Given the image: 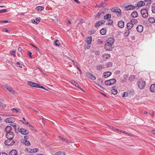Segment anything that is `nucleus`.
Returning a JSON list of instances; mask_svg holds the SVG:
<instances>
[{
  "label": "nucleus",
  "mask_w": 155,
  "mask_h": 155,
  "mask_svg": "<svg viewBox=\"0 0 155 155\" xmlns=\"http://www.w3.org/2000/svg\"><path fill=\"white\" fill-rule=\"evenodd\" d=\"M28 85L32 87H35L38 88H41L47 91H48V90L47 89H46L45 87L41 86L39 84H38L36 83H35L32 81H29L28 82Z\"/></svg>",
  "instance_id": "obj_1"
},
{
  "label": "nucleus",
  "mask_w": 155,
  "mask_h": 155,
  "mask_svg": "<svg viewBox=\"0 0 155 155\" xmlns=\"http://www.w3.org/2000/svg\"><path fill=\"white\" fill-rule=\"evenodd\" d=\"M138 86L140 89H143L145 87L146 84L145 82L142 80H139L138 81Z\"/></svg>",
  "instance_id": "obj_2"
},
{
  "label": "nucleus",
  "mask_w": 155,
  "mask_h": 155,
  "mask_svg": "<svg viewBox=\"0 0 155 155\" xmlns=\"http://www.w3.org/2000/svg\"><path fill=\"white\" fill-rule=\"evenodd\" d=\"M141 13L142 16L144 18H147L148 16L147 11L145 9L141 10Z\"/></svg>",
  "instance_id": "obj_3"
},
{
  "label": "nucleus",
  "mask_w": 155,
  "mask_h": 155,
  "mask_svg": "<svg viewBox=\"0 0 155 155\" xmlns=\"http://www.w3.org/2000/svg\"><path fill=\"white\" fill-rule=\"evenodd\" d=\"M15 143V141L12 140V139H8L6 140L5 141L4 143L6 145L12 146Z\"/></svg>",
  "instance_id": "obj_4"
},
{
  "label": "nucleus",
  "mask_w": 155,
  "mask_h": 155,
  "mask_svg": "<svg viewBox=\"0 0 155 155\" xmlns=\"http://www.w3.org/2000/svg\"><path fill=\"white\" fill-rule=\"evenodd\" d=\"M15 135L13 132H11L6 133L5 135L6 137L8 139H12L14 137Z\"/></svg>",
  "instance_id": "obj_5"
},
{
  "label": "nucleus",
  "mask_w": 155,
  "mask_h": 155,
  "mask_svg": "<svg viewBox=\"0 0 155 155\" xmlns=\"http://www.w3.org/2000/svg\"><path fill=\"white\" fill-rule=\"evenodd\" d=\"M19 132L22 135H27L28 134L29 131L28 130L25 129L24 128H21L19 130Z\"/></svg>",
  "instance_id": "obj_6"
},
{
  "label": "nucleus",
  "mask_w": 155,
  "mask_h": 155,
  "mask_svg": "<svg viewBox=\"0 0 155 155\" xmlns=\"http://www.w3.org/2000/svg\"><path fill=\"white\" fill-rule=\"evenodd\" d=\"M112 45L109 43H106L104 46V48L107 51H109L112 50Z\"/></svg>",
  "instance_id": "obj_7"
},
{
  "label": "nucleus",
  "mask_w": 155,
  "mask_h": 155,
  "mask_svg": "<svg viewBox=\"0 0 155 155\" xmlns=\"http://www.w3.org/2000/svg\"><path fill=\"white\" fill-rule=\"evenodd\" d=\"M112 74V73L110 71H106L103 74V77L104 78H107L110 76Z\"/></svg>",
  "instance_id": "obj_8"
},
{
  "label": "nucleus",
  "mask_w": 155,
  "mask_h": 155,
  "mask_svg": "<svg viewBox=\"0 0 155 155\" xmlns=\"http://www.w3.org/2000/svg\"><path fill=\"white\" fill-rule=\"evenodd\" d=\"M136 29L138 32L141 33L143 31V27L142 25H139L137 27Z\"/></svg>",
  "instance_id": "obj_9"
},
{
  "label": "nucleus",
  "mask_w": 155,
  "mask_h": 155,
  "mask_svg": "<svg viewBox=\"0 0 155 155\" xmlns=\"http://www.w3.org/2000/svg\"><path fill=\"white\" fill-rule=\"evenodd\" d=\"M111 11L113 12L121 14V11L120 9L118 8H114L111 9Z\"/></svg>",
  "instance_id": "obj_10"
},
{
  "label": "nucleus",
  "mask_w": 155,
  "mask_h": 155,
  "mask_svg": "<svg viewBox=\"0 0 155 155\" xmlns=\"http://www.w3.org/2000/svg\"><path fill=\"white\" fill-rule=\"evenodd\" d=\"M5 121L7 123H12L14 122V119L12 117L6 118L5 119Z\"/></svg>",
  "instance_id": "obj_11"
},
{
  "label": "nucleus",
  "mask_w": 155,
  "mask_h": 155,
  "mask_svg": "<svg viewBox=\"0 0 155 155\" xmlns=\"http://www.w3.org/2000/svg\"><path fill=\"white\" fill-rule=\"evenodd\" d=\"M107 43H109V44L113 45L114 42V39L113 37L109 38L107 41Z\"/></svg>",
  "instance_id": "obj_12"
},
{
  "label": "nucleus",
  "mask_w": 155,
  "mask_h": 155,
  "mask_svg": "<svg viewBox=\"0 0 155 155\" xmlns=\"http://www.w3.org/2000/svg\"><path fill=\"white\" fill-rule=\"evenodd\" d=\"M58 137L59 138V140H63V141L66 142L67 143H71V141L69 140L66 139L64 137H62L60 136H58Z\"/></svg>",
  "instance_id": "obj_13"
},
{
  "label": "nucleus",
  "mask_w": 155,
  "mask_h": 155,
  "mask_svg": "<svg viewBox=\"0 0 155 155\" xmlns=\"http://www.w3.org/2000/svg\"><path fill=\"white\" fill-rule=\"evenodd\" d=\"M41 19L39 18H36L35 19H32L31 21L34 24H38L40 22Z\"/></svg>",
  "instance_id": "obj_14"
},
{
  "label": "nucleus",
  "mask_w": 155,
  "mask_h": 155,
  "mask_svg": "<svg viewBox=\"0 0 155 155\" xmlns=\"http://www.w3.org/2000/svg\"><path fill=\"white\" fill-rule=\"evenodd\" d=\"M87 76L91 79L92 80H94L96 79V78L91 73L88 72L87 74Z\"/></svg>",
  "instance_id": "obj_15"
},
{
  "label": "nucleus",
  "mask_w": 155,
  "mask_h": 155,
  "mask_svg": "<svg viewBox=\"0 0 155 155\" xmlns=\"http://www.w3.org/2000/svg\"><path fill=\"white\" fill-rule=\"evenodd\" d=\"M71 83L75 85V86L79 88L82 91H84V90L81 88L80 86H79L78 84L77 83L76 81H71Z\"/></svg>",
  "instance_id": "obj_16"
},
{
  "label": "nucleus",
  "mask_w": 155,
  "mask_h": 155,
  "mask_svg": "<svg viewBox=\"0 0 155 155\" xmlns=\"http://www.w3.org/2000/svg\"><path fill=\"white\" fill-rule=\"evenodd\" d=\"M118 25L120 28H123L124 26V23L122 21H119L118 22Z\"/></svg>",
  "instance_id": "obj_17"
},
{
  "label": "nucleus",
  "mask_w": 155,
  "mask_h": 155,
  "mask_svg": "<svg viewBox=\"0 0 155 155\" xmlns=\"http://www.w3.org/2000/svg\"><path fill=\"white\" fill-rule=\"evenodd\" d=\"M17 151L15 150H12L9 152L8 155H17Z\"/></svg>",
  "instance_id": "obj_18"
},
{
  "label": "nucleus",
  "mask_w": 155,
  "mask_h": 155,
  "mask_svg": "<svg viewBox=\"0 0 155 155\" xmlns=\"http://www.w3.org/2000/svg\"><path fill=\"white\" fill-rule=\"evenodd\" d=\"M135 8V6L133 5H129L125 7V9L127 10L134 9Z\"/></svg>",
  "instance_id": "obj_19"
},
{
  "label": "nucleus",
  "mask_w": 155,
  "mask_h": 155,
  "mask_svg": "<svg viewBox=\"0 0 155 155\" xmlns=\"http://www.w3.org/2000/svg\"><path fill=\"white\" fill-rule=\"evenodd\" d=\"M150 91L152 92H155V84H153L151 85L150 88Z\"/></svg>",
  "instance_id": "obj_20"
},
{
  "label": "nucleus",
  "mask_w": 155,
  "mask_h": 155,
  "mask_svg": "<svg viewBox=\"0 0 155 155\" xmlns=\"http://www.w3.org/2000/svg\"><path fill=\"white\" fill-rule=\"evenodd\" d=\"M12 130V127L10 126H7L5 128V132L6 133H8V132H11Z\"/></svg>",
  "instance_id": "obj_21"
},
{
  "label": "nucleus",
  "mask_w": 155,
  "mask_h": 155,
  "mask_svg": "<svg viewBox=\"0 0 155 155\" xmlns=\"http://www.w3.org/2000/svg\"><path fill=\"white\" fill-rule=\"evenodd\" d=\"M133 26V24L131 22H129L127 23V27L128 30L131 29Z\"/></svg>",
  "instance_id": "obj_22"
},
{
  "label": "nucleus",
  "mask_w": 155,
  "mask_h": 155,
  "mask_svg": "<svg viewBox=\"0 0 155 155\" xmlns=\"http://www.w3.org/2000/svg\"><path fill=\"white\" fill-rule=\"evenodd\" d=\"M104 59H107L109 58L110 57V55L109 54H105L102 55Z\"/></svg>",
  "instance_id": "obj_23"
},
{
  "label": "nucleus",
  "mask_w": 155,
  "mask_h": 155,
  "mask_svg": "<svg viewBox=\"0 0 155 155\" xmlns=\"http://www.w3.org/2000/svg\"><path fill=\"white\" fill-rule=\"evenodd\" d=\"M145 5V3L143 1H140L137 3V6L139 7H141Z\"/></svg>",
  "instance_id": "obj_24"
},
{
  "label": "nucleus",
  "mask_w": 155,
  "mask_h": 155,
  "mask_svg": "<svg viewBox=\"0 0 155 155\" xmlns=\"http://www.w3.org/2000/svg\"><path fill=\"white\" fill-rule=\"evenodd\" d=\"M92 41V38L91 37L87 38L86 40V41L88 44H90L91 43Z\"/></svg>",
  "instance_id": "obj_25"
},
{
  "label": "nucleus",
  "mask_w": 155,
  "mask_h": 155,
  "mask_svg": "<svg viewBox=\"0 0 155 155\" xmlns=\"http://www.w3.org/2000/svg\"><path fill=\"white\" fill-rule=\"evenodd\" d=\"M12 110L14 113L21 112V110L19 109L13 108L12 109Z\"/></svg>",
  "instance_id": "obj_26"
},
{
  "label": "nucleus",
  "mask_w": 155,
  "mask_h": 155,
  "mask_svg": "<svg viewBox=\"0 0 155 155\" xmlns=\"http://www.w3.org/2000/svg\"><path fill=\"white\" fill-rule=\"evenodd\" d=\"M138 15V13L136 12H133L131 14V16L133 18L137 17Z\"/></svg>",
  "instance_id": "obj_27"
},
{
  "label": "nucleus",
  "mask_w": 155,
  "mask_h": 155,
  "mask_svg": "<svg viewBox=\"0 0 155 155\" xmlns=\"http://www.w3.org/2000/svg\"><path fill=\"white\" fill-rule=\"evenodd\" d=\"M36 9L39 11H41L44 9V7L42 6H38L36 7Z\"/></svg>",
  "instance_id": "obj_28"
},
{
  "label": "nucleus",
  "mask_w": 155,
  "mask_h": 155,
  "mask_svg": "<svg viewBox=\"0 0 155 155\" xmlns=\"http://www.w3.org/2000/svg\"><path fill=\"white\" fill-rule=\"evenodd\" d=\"M111 17V15L109 14H108L104 16V19H108L109 18H110Z\"/></svg>",
  "instance_id": "obj_29"
},
{
  "label": "nucleus",
  "mask_w": 155,
  "mask_h": 155,
  "mask_svg": "<svg viewBox=\"0 0 155 155\" xmlns=\"http://www.w3.org/2000/svg\"><path fill=\"white\" fill-rule=\"evenodd\" d=\"M149 22L151 23H153L155 22V20L153 18H148Z\"/></svg>",
  "instance_id": "obj_30"
},
{
  "label": "nucleus",
  "mask_w": 155,
  "mask_h": 155,
  "mask_svg": "<svg viewBox=\"0 0 155 155\" xmlns=\"http://www.w3.org/2000/svg\"><path fill=\"white\" fill-rule=\"evenodd\" d=\"M105 30L104 28L101 29L100 31V33L103 35H104L106 34Z\"/></svg>",
  "instance_id": "obj_31"
},
{
  "label": "nucleus",
  "mask_w": 155,
  "mask_h": 155,
  "mask_svg": "<svg viewBox=\"0 0 155 155\" xmlns=\"http://www.w3.org/2000/svg\"><path fill=\"white\" fill-rule=\"evenodd\" d=\"M112 65V63L111 62H109L106 64V67L109 68L111 67Z\"/></svg>",
  "instance_id": "obj_32"
},
{
  "label": "nucleus",
  "mask_w": 155,
  "mask_h": 155,
  "mask_svg": "<svg viewBox=\"0 0 155 155\" xmlns=\"http://www.w3.org/2000/svg\"><path fill=\"white\" fill-rule=\"evenodd\" d=\"M152 11L153 13H155V4H153L152 5Z\"/></svg>",
  "instance_id": "obj_33"
},
{
  "label": "nucleus",
  "mask_w": 155,
  "mask_h": 155,
  "mask_svg": "<svg viewBox=\"0 0 155 155\" xmlns=\"http://www.w3.org/2000/svg\"><path fill=\"white\" fill-rule=\"evenodd\" d=\"M110 82L111 83V85H112L114 83H115L116 81V80L115 79H111L109 80Z\"/></svg>",
  "instance_id": "obj_34"
},
{
  "label": "nucleus",
  "mask_w": 155,
  "mask_h": 155,
  "mask_svg": "<svg viewBox=\"0 0 155 155\" xmlns=\"http://www.w3.org/2000/svg\"><path fill=\"white\" fill-rule=\"evenodd\" d=\"M107 6V5L106 3L102 2L101 4L100 5H99V6H98V7L100 8L102 7H105Z\"/></svg>",
  "instance_id": "obj_35"
},
{
  "label": "nucleus",
  "mask_w": 155,
  "mask_h": 155,
  "mask_svg": "<svg viewBox=\"0 0 155 155\" xmlns=\"http://www.w3.org/2000/svg\"><path fill=\"white\" fill-rule=\"evenodd\" d=\"M55 155H65V153L61 152H58L56 153Z\"/></svg>",
  "instance_id": "obj_36"
},
{
  "label": "nucleus",
  "mask_w": 155,
  "mask_h": 155,
  "mask_svg": "<svg viewBox=\"0 0 155 155\" xmlns=\"http://www.w3.org/2000/svg\"><path fill=\"white\" fill-rule=\"evenodd\" d=\"M135 78V76L134 75H131L129 78V80L130 81L134 80Z\"/></svg>",
  "instance_id": "obj_37"
},
{
  "label": "nucleus",
  "mask_w": 155,
  "mask_h": 155,
  "mask_svg": "<svg viewBox=\"0 0 155 155\" xmlns=\"http://www.w3.org/2000/svg\"><path fill=\"white\" fill-rule=\"evenodd\" d=\"M54 44L56 46H59L60 45L59 41L57 40H56L54 41Z\"/></svg>",
  "instance_id": "obj_38"
},
{
  "label": "nucleus",
  "mask_w": 155,
  "mask_h": 155,
  "mask_svg": "<svg viewBox=\"0 0 155 155\" xmlns=\"http://www.w3.org/2000/svg\"><path fill=\"white\" fill-rule=\"evenodd\" d=\"M111 92L114 94H116L117 93V90L113 89L111 90Z\"/></svg>",
  "instance_id": "obj_39"
},
{
  "label": "nucleus",
  "mask_w": 155,
  "mask_h": 155,
  "mask_svg": "<svg viewBox=\"0 0 155 155\" xmlns=\"http://www.w3.org/2000/svg\"><path fill=\"white\" fill-rule=\"evenodd\" d=\"M113 22V20H109L106 22V24L107 25H111Z\"/></svg>",
  "instance_id": "obj_40"
},
{
  "label": "nucleus",
  "mask_w": 155,
  "mask_h": 155,
  "mask_svg": "<svg viewBox=\"0 0 155 155\" xmlns=\"http://www.w3.org/2000/svg\"><path fill=\"white\" fill-rule=\"evenodd\" d=\"M24 143L26 145L29 146L30 145V142L28 140H25L24 142Z\"/></svg>",
  "instance_id": "obj_41"
},
{
  "label": "nucleus",
  "mask_w": 155,
  "mask_h": 155,
  "mask_svg": "<svg viewBox=\"0 0 155 155\" xmlns=\"http://www.w3.org/2000/svg\"><path fill=\"white\" fill-rule=\"evenodd\" d=\"M101 25H102V24H101V22L99 21L96 23L95 26L97 27L100 26Z\"/></svg>",
  "instance_id": "obj_42"
},
{
  "label": "nucleus",
  "mask_w": 155,
  "mask_h": 155,
  "mask_svg": "<svg viewBox=\"0 0 155 155\" xmlns=\"http://www.w3.org/2000/svg\"><path fill=\"white\" fill-rule=\"evenodd\" d=\"M78 24H82L84 22V20L82 19H81L79 20H77L76 21Z\"/></svg>",
  "instance_id": "obj_43"
},
{
  "label": "nucleus",
  "mask_w": 155,
  "mask_h": 155,
  "mask_svg": "<svg viewBox=\"0 0 155 155\" xmlns=\"http://www.w3.org/2000/svg\"><path fill=\"white\" fill-rule=\"evenodd\" d=\"M5 88L9 92L10 91V90L12 88L11 87L5 86Z\"/></svg>",
  "instance_id": "obj_44"
},
{
  "label": "nucleus",
  "mask_w": 155,
  "mask_h": 155,
  "mask_svg": "<svg viewBox=\"0 0 155 155\" xmlns=\"http://www.w3.org/2000/svg\"><path fill=\"white\" fill-rule=\"evenodd\" d=\"M129 30H128L125 32L124 34L125 36L127 37L129 35L130 32V31Z\"/></svg>",
  "instance_id": "obj_45"
},
{
  "label": "nucleus",
  "mask_w": 155,
  "mask_h": 155,
  "mask_svg": "<svg viewBox=\"0 0 155 155\" xmlns=\"http://www.w3.org/2000/svg\"><path fill=\"white\" fill-rule=\"evenodd\" d=\"M105 84L107 85H111V83L110 82L109 80L106 81H105Z\"/></svg>",
  "instance_id": "obj_46"
},
{
  "label": "nucleus",
  "mask_w": 155,
  "mask_h": 155,
  "mask_svg": "<svg viewBox=\"0 0 155 155\" xmlns=\"http://www.w3.org/2000/svg\"><path fill=\"white\" fill-rule=\"evenodd\" d=\"M10 92H11L13 94H17V93L16 91H15L12 88L10 90Z\"/></svg>",
  "instance_id": "obj_47"
},
{
  "label": "nucleus",
  "mask_w": 155,
  "mask_h": 155,
  "mask_svg": "<svg viewBox=\"0 0 155 155\" xmlns=\"http://www.w3.org/2000/svg\"><path fill=\"white\" fill-rule=\"evenodd\" d=\"M103 66L101 65H98L97 66V69L98 70H100L103 68Z\"/></svg>",
  "instance_id": "obj_48"
},
{
  "label": "nucleus",
  "mask_w": 155,
  "mask_h": 155,
  "mask_svg": "<svg viewBox=\"0 0 155 155\" xmlns=\"http://www.w3.org/2000/svg\"><path fill=\"white\" fill-rule=\"evenodd\" d=\"M128 95V93L126 92H124L122 95V96L123 97H127Z\"/></svg>",
  "instance_id": "obj_49"
},
{
  "label": "nucleus",
  "mask_w": 155,
  "mask_h": 155,
  "mask_svg": "<svg viewBox=\"0 0 155 155\" xmlns=\"http://www.w3.org/2000/svg\"><path fill=\"white\" fill-rule=\"evenodd\" d=\"M16 127L14 128L15 130V131L16 133H18V131H19V127L18 125L16 126Z\"/></svg>",
  "instance_id": "obj_50"
},
{
  "label": "nucleus",
  "mask_w": 155,
  "mask_h": 155,
  "mask_svg": "<svg viewBox=\"0 0 155 155\" xmlns=\"http://www.w3.org/2000/svg\"><path fill=\"white\" fill-rule=\"evenodd\" d=\"M120 132H121V133H123L124 134H127L128 135H129V136H130V134L129 133H128L127 132H126L124 131H123V130H120Z\"/></svg>",
  "instance_id": "obj_51"
},
{
  "label": "nucleus",
  "mask_w": 155,
  "mask_h": 155,
  "mask_svg": "<svg viewBox=\"0 0 155 155\" xmlns=\"http://www.w3.org/2000/svg\"><path fill=\"white\" fill-rule=\"evenodd\" d=\"M7 10L6 9H2L0 10V13H5L7 12Z\"/></svg>",
  "instance_id": "obj_52"
},
{
  "label": "nucleus",
  "mask_w": 155,
  "mask_h": 155,
  "mask_svg": "<svg viewBox=\"0 0 155 155\" xmlns=\"http://www.w3.org/2000/svg\"><path fill=\"white\" fill-rule=\"evenodd\" d=\"M16 51H10V53L13 55L14 56H15V53Z\"/></svg>",
  "instance_id": "obj_53"
},
{
  "label": "nucleus",
  "mask_w": 155,
  "mask_h": 155,
  "mask_svg": "<svg viewBox=\"0 0 155 155\" xmlns=\"http://www.w3.org/2000/svg\"><path fill=\"white\" fill-rule=\"evenodd\" d=\"M90 47V45L88 44L87 45H85L84 46V48L86 49H89Z\"/></svg>",
  "instance_id": "obj_54"
},
{
  "label": "nucleus",
  "mask_w": 155,
  "mask_h": 155,
  "mask_svg": "<svg viewBox=\"0 0 155 155\" xmlns=\"http://www.w3.org/2000/svg\"><path fill=\"white\" fill-rule=\"evenodd\" d=\"M103 13L102 12H99L96 15V17H100Z\"/></svg>",
  "instance_id": "obj_55"
},
{
  "label": "nucleus",
  "mask_w": 155,
  "mask_h": 155,
  "mask_svg": "<svg viewBox=\"0 0 155 155\" xmlns=\"http://www.w3.org/2000/svg\"><path fill=\"white\" fill-rule=\"evenodd\" d=\"M32 45L34 46L36 49V50H37V51L39 53H40V49L38 48L37 47H36V46H34L33 45Z\"/></svg>",
  "instance_id": "obj_56"
},
{
  "label": "nucleus",
  "mask_w": 155,
  "mask_h": 155,
  "mask_svg": "<svg viewBox=\"0 0 155 155\" xmlns=\"http://www.w3.org/2000/svg\"><path fill=\"white\" fill-rule=\"evenodd\" d=\"M97 41V43L98 44H100L103 43V41L100 39H98Z\"/></svg>",
  "instance_id": "obj_57"
},
{
  "label": "nucleus",
  "mask_w": 155,
  "mask_h": 155,
  "mask_svg": "<svg viewBox=\"0 0 155 155\" xmlns=\"http://www.w3.org/2000/svg\"><path fill=\"white\" fill-rule=\"evenodd\" d=\"M128 77V76L126 74H124L123 75V77L124 80H125L127 79Z\"/></svg>",
  "instance_id": "obj_58"
},
{
  "label": "nucleus",
  "mask_w": 155,
  "mask_h": 155,
  "mask_svg": "<svg viewBox=\"0 0 155 155\" xmlns=\"http://www.w3.org/2000/svg\"><path fill=\"white\" fill-rule=\"evenodd\" d=\"M132 21L134 23H136L137 22V21L136 19H133L132 21Z\"/></svg>",
  "instance_id": "obj_59"
},
{
  "label": "nucleus",
  "mask_w": 155,
  "mask_h": 155,
  "mask_svg": "<svg viewBox=\"0 0 155 155\" xmlns=\"http://www.w3.org/2000/svg\"><path fill=\"white\" fill-rule=\"evenodd\" d=\"M96 85H97V86H98V87H100L101 89H104L103 87H102L100 85V84H96Z\"/></svg>",
  "instance_id": "obj_60"
},
{
  "label": "nucleus",
  "mask_w": 155,
  "mask_h": 155,
  "mask_svg": "<svg viewBox=\"0 0 155 155\" xmlns=\"http://www.w3.org/2000/svg\"><path fill=\"white\" fill-rule=\"evenodd\" d=\"M9 21H1V22L2 23H6L9 22Z\"/></svg>",
  "instance_id": "obj_61"
},
{
  "label": "nucleus",
  "mask_w": 155,
  "mask_h": 155,
  "mask_svg": "<svg viewBox=\"0 0 155 155\" xmlns=\"http://www.w3.org/2000/svg\"><path fill=\"white\" fill-rule=\"evenodd\" d=\"M4 103V101L2 99H0V104H3Z\"/></svg>",
  "instance_id": "obj_62"
},
{
  "label": "nucleus",
  "mask_w": 155,
  "mask_h": 155,
  "mask_svg": "<svg viewBox=\"0 0 155 155\" xmlns=\"http://www.w3.org/2000/svg\"><path fill=\"white\" fill-rule=\"evenodd\" d=\"M34 151H33V152H35V153H36L39 150L38 148H34Z\"/></svg>",
  "instance_id": "obj_63"
},
{
  "label": "nucleus",
  "mask_w": 155,
  "mask_h": 155,
  "mask_svg": "<svg viewBox=\"0 0 155 155\" xmlns=\"http://www.w3.org/2000/svg\"><path fill=\"white\" fill-rule=\"evenodd\" d=\"M0 155H8V154L5 153H0Z\"/></svg>",
  "instance_id": "obj_64"
}]
</instances>
